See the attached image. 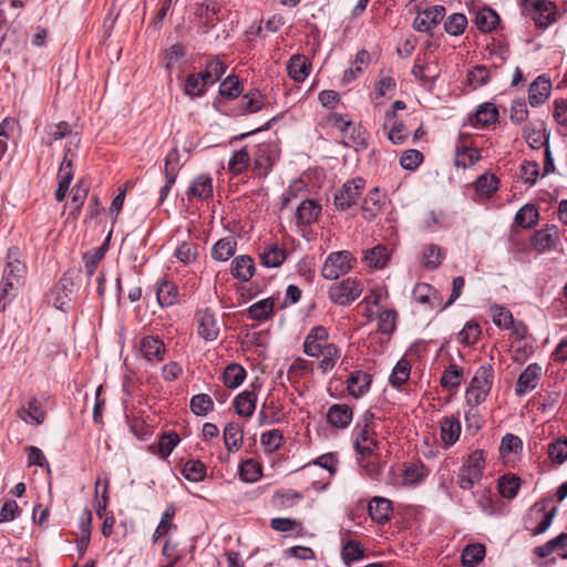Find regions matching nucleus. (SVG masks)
<instances>
[{"label": "nucleus", "instance_id": "nucleus-4", "mask_svg": "<svg viewBox=\"0 0 567 567\" xmlns=\"http://www.w3.org/2000/svg\"><path fill=\"white\" fill-rule=\"evenodd\" d=\"M364 285L358 278H346L329 287L328 295L332 302L340 306H349L363 292Z\"/></svg>", "mask_w": 567, "mask_h": 567}, {"label": "nucleus", "instance_id": "nucleus-55", "mask_svg": "<svg viewBox=\"0 0 567 567\" xmlns=\"http://www.w3.org/2000/svg\"><path fill=\"white\" fill-rule=\"evenodd\" d=\"M225 71V64L219 59H213L206 63L205 70L200 73L209 84H214L221 78Z\"/></svg>", "mask_w": 567, "mask_h": 567}, {"label": "nucleus", "instance_id": "nucleus-44", "mask_svg": "<svg viewBox=\"0 0 567 567\" xmlns=\"http://www.w3.org/2000/svg\"><path fill=\"white\" fill-rule=\"evenodd\" d=\"M239 475L243 481L255 483L261 477L262 467L257 461L248 458L241 463Z\"/></svg>", "mask_w": 567, "mask_h": 567}, {"label": "nucleus", "instance_id": "nucleus-45", "mask_svg": "<svg viewBox=\"0 0 567 567\" xmlns=\"http://www.w3.org/2000/svg\"><path fill=\"white\" fill-rule=\"evenodd\" d=\"M538 220V212L532 204L524 205L515 215V223L523 228L534 226Z\"/></svg>", "mask_w": 567, "mask_h": 567}, {"label": "nucleus", "instance_id": "nucleus-16", "mask_svg": "<svg viewBox=\"0 0 567 567\" xmlns=\"http://www.w3.org/2000/svg\"><path fill=\"white\" fill-rule=\"evenodd\" d=\"M551 91V82L545 75H539L528 90V102L532 106H538L545 103Z\"/></svg>", "mask_w": 567, "mask_h": 567}, {"label": "nucleus", "instance_id": "nucleus-30", "mask_svg": "<svg viewBox=\"0 0 567 567\" xmlns=\"http://www.w3.org/2000/svg\"><path fill=\"white\" fill-rule=\"evenodd\" d=\"M310 63L303 55L296 54L290 58L287 70L291 79L302 82L309 74Z\"/></svg>", "mask_w": 567, "mask_h": 567}, {"label": "nucleus", "instance_id": "nucleus-21", "mask_svg": "<svg viewBox=\"0 0 567 567\" xmlns=\"http://www.w3.org/2000/svg\"><path fill=\"white\" fill-rule=\"evenodd\" d=\"M198 317V333L206 341H214L217 339L219 333V327L215 315L209 310L205 309L197 313Z\"/></svg>", "mask_w": 567, "mask_h": 567}, {"label": "nucleus", "instance_id": "nucleus-54", "mask_svg": "<svg viewBox=\"0 0 567 567\" xmlns=\"http://www.w3.org/2000/svg\"><path fill=\"white\" fill-rule=\"evenodd\" d=\"M481 334V328L478 323L474 321H468L465 323L464 328L458 332L457 340L463 346H472L474 344Z\"/></svg>", "mask_w": 567, "mask_h": 567}, {"label": "nucleus", "instance_id": "nucleus-19", "mask_svg": "<svg viewBox=\"0 0 567 567\" xmlns=\"http://www.w3.org/2000/svg\"><path fill=\"white\" fill-rule=\"evenodd\" d=\"M140 349L143 357L150 362L162 361L166 352L164 342L153 336L144 337L141 340Z\"/></svg>", "mask_w": 567, "mask_h": 567}, {"label": "nucleus", "instance_id": "nucleus-53", "mask_svg": "<svg viewBox=\"0 0 567 567\" xmlns=\"http://www.w3.org/2000/svg\"><path fill=\"white\" fill-rule=\"evenodd\" d=\"M175 516V507L169 505L165 512L163 513L159 524L156 527L153 534V542L156 543L162 536H164L168 530L175 529L176 525L172 523L173 517Z\"/></svg>", "mask_w": 567, "mask_h": 567}, {"label": "nucleus", "instance_id": "nucleus-14", "mask_svg": "<svg viewBox=\"0 0 567 567\" xmlns=\"http://www.w3.org/2000/svg\"><path fill=\"white\" fill-rule=\"evenodd\" d=\"M412 295L415 302L420 305L427 306L431 309L442 307V296L429 284H416L413 288Z\"/></svg>", "mask_w": 567, "mask_h": 567}, {"label": "nucleus", "instance_id": "nucleus-5", "mask_svg": "<svg viewBox=\"0 0 567 567\" xmlns=\"http://www.w3.org/2000/svg\"><path fill=\"white\" fill-rule=\"evenodd\" d=\"M546 502H537L530 508L525 518V527L530 535L537 536L545 533L551 525L557 509H546Z\"/></svg>", "mask_w": 567, "mask_h": 567}, {"label": "nucleus", "instance_id": "nucleus-48", "mask_svg": "<svg viewBox=\"0 0 567 567\" xmlns=\"http://www.w3.org/2000/svg\"><path fill=\"white\" fill-rule=\"evenodd\" d=\"M498 111L493 103H484L482 104L476 113L475 121L481 126H488L497 121Z\"/></svg>", "mask_w": 567, "mask_h": 567}, {"label": "nucleus", "instance_id": "nucleus-10", "mask_svg": "<svg viewBox=\"0 0 567 567\" xmlns=\"http://www.w3.org/2000/svg\"><path fill=\"white\" fill-rule=\"evenodd\" d=\"M542 373L543 369L538 363L528 364L516 382L515 393L522 396L535 390L539 383Z\"/></svg>", "mask_w": 567, "mask_h": 567}, {"label": "nucleus", "instance_id": "nucleus-26", "mask_svg": "<svg viewBox=\"0 0 567 567\" xmlns=\"http://www.w3.org/2000/svg\"><path fill=\"white\" fill-rule=\"evenodd\" d=\"M390 260V252L383 245H377L367 249L363 255V261L371 269H383Z\"/></svg>", "mask_w": 567, "mask_h": 567}, {"label": "nucleus", "instance_id": "nucleus-23", "mask_svg": "<svg viewBox=\"0 0 567 567\" xmlns=\"http://www.w3.org/2000/svg\"><path fill=\"white\" fill-rule=\"evenodd\" d=\"M157 302L162 308L176 305L179 300L178 287L168 280H162L156 289Z\"/></svg>", "mask_w": 567, "mask_h": 567}, {"label": "nucleus", "instance_id": "nucleus-18", "mask_svg": "<svg viewBox=\"0 0 567 567\" xmlns=\"http://www.w3.org/2000/svg\"><path fill=\"white\" fill-rule=\"evenodd\" d=\"M537 27L547 28L557 19V7L553 1L543 0L530 13Z\"/></svg>", "mask_w": 567, "mask_h": 567}, {"label": "nucleus", "instance_id": "nucleus-64", "mask_svg": "<svg viewBox=\"0 0 567 567\" xmlns=\"http://www.w3.org/2000/svg\"><path fill=\"white\" fill-rule=\"evenodd\" d=\"M489 75V71L485 65H477L468 72L467 83L472 89H477L488 82Z\"/></svg>", "mask_w": 567, "mask_h": 567}, {"label": "nucleus", "instance_id": "nucleus-50", "mask_svg": "<svg viewBox=\"0 0 567 567\" xmlns=\"http://www.w3.org/2000/svg\"><path fill=\"white\" fill-rule=\"evenodd\" d=\"M480 159V155L476 150L471 147H461L455 151L454 164L461 168H467L473 166Z\"/></svg>", "mask_w": 567, "mask_h": 567}, {"label": "nucleus", "instance_id": "nucleus-60", "mask_svg": "<svg viewBox=\"0 0 567 567\" xmlns=\"http://www.w3.org/2000/svg\"><path fill=\"white\" fill-rule=\"evenodd\" d=\"M261 444L270 453L279 450L284 444V435L279 430H269L261 434Z\"/></svg>", "mask_w": 567, "mask_h": 567}, {"label": "nucleus", "instance_id": "nucleus-52", "mask_svg": "<svg viewBox=\"0 0 567 567\" xmlns=\"http://www.w3.org/2000/svg\"><path fill=\"white\" fill-rule=\"evenodd\" d=\"M183 475L190 482H200L206 476V466L197 460H189L184 464Z\"/></svg>", "mask_w": 567, "mask_h": 567}, {"label": "nucleus", "instance_id": "nucleus-9", "mask_svg": "<svg viewBox=\"0 0 567 567\" xmlns=\"http://www.w3.org/2000/svg\"><path fill=\"white\" fill-rule=\"evenodd\" d=\"M73 156L74 154L72 153V151L70 148H66L58 173L59 185L55 192V199L58 202H62L65 198V195L70 188V184L73 179Z\"/></svg>", "mask_w": 567, "mask_h": 567}, {"label": "nucleus", "instance_id": "nucleus-22", "mask_svg": "<svg viewBox=\"0 0 567 567\" xmlns=\"http://www.w3.org/2000/svg\"><path fill=\"white\" fill-rule=\"evenodd\" d=\"M371 382V374L357 370L350 374L347 381V388L352 396L360 398L369 391Z\"/></svg>", "mask_w": 567, "mask_h": 567}, {"label": "nucleus", "instance_id": "nucleus-39", "mask_svg": "<svg viewBox=\"0 0 567 567\" xmlns=\"http://www.w3.org/2000/svg\"><path fill=\"white\" fill-rule=\"evenodd\" d=\"M463 379V369L457 364H450L442 373L440 383L442 388L447 390L457 389Z\"/></svg>", "mask_w": 567, "mask_h": 567}, {"label": "nucleus", "instance_id": "nucleus-3", "mask_svg": "<svg viewBox=\"0 0 567 567\" xmlns=\"http://www.w3.org/2000/svg\"><path fill=\"white\" fill-rule=\"evenodd\" d=\"M357 262L354 256L348 250L330 252L321 268V275L327 280H337L351 271Z\"/></svg>", "mask_w": 567, "mask_h": 567}, {"label": "nucleus", "instance_id": "nucleus-29", "mask_svg": "<svg viewBox=\"0 0 567 567\" xmlns=\"http://www.w3.org/2000/svg\"><path fill=\"white\" fill-rule=\"evenodd\" d=\"M257 396L252 391H244L234 400V408L240 416L249 417L256 409Z\"/></svg>", "mask_w": 567, "mask_h": 567}, {"label": "nucleus", "instance_id": "nucleus-58", "mask_svg": "<svg viewBox=\"0 0 567 567\" xmlns=\"http://www.w3.org/2000/svg\"><path fill=\"white\" fill-rule=\"evenodd\" d=\"M398 313L394 310H383L378 315V329L384 334H391L396 327Z\"/></svg>", "mask_w": 567, "mask_h": 567}, {"label": "nucleus", "instance_id": "nucleus-37", "mask_svg": "<svg viewBox=\"0 0 567 567\" xmlns=\"http://www.w3.org/2000/svg\"><path fill=\"white\" fill-rule=\"evenodd\" d=\"M499 22L498 14L491 8H483L475 16V24L482 32L493 31Z\"/></svg>", "mask_w": 567, "mask_h": 567}, {"label": "nucleus", "instance_id": "nucleus-41", "mask_svg": "<svg viewBox=\"0 0 567 567\" xmlns=\"http://www.w3.org/2000/svg\"><path fill=\"white\" fill-rule=\"evenodd\" d=\"M462 563L466 567L477 566L485 557V547L482 544L467 545L462 553Z\"/></svg>", "mask_w": 567, "mask_h": 567}, {"label": "nucleus", "instance_id": "nucleus-13", "mask_svg": "<svg viewBox=\"0 0 567 567\" xmlns=\"http://www.w3.org/2000/svg\"><path fill=\"white\" fill-rule=\"evenodd\" d=\"M444 14L445 9L442 6L425 9L415 17L413 27L419 32H427L442 21Z\"/></svg>", "mask_w": 567, "mask_h": 567}, {"label": "nucleus", "instance_id": "nucleus-11", "mask_svg": "<svg viewBox=\"0 0 567 567\" xmlns=\"http://www.w3.org/2000/svg\"><path fill=\"white\" fill-rule=\"evenodd\" d=\"M18 249L10 248L7 255V267L3 278H7V286H20L23 282L27 268L18 258Z\"/></svg>", "mask_w": 567, "mask_h": 567}, {"label": "nucleus", "instance_id": "nucleus-62", "mask_svg": "<svg viewBox=\"0 0 567 567\" xmlns=\"http://www.w3.org/2000/svg\"><path fill=\"white\" fill-rule=\"evenodd\" d=\"M548 456L553 462L563 464L567 460V439L551 442L548 446Z\"/></svg>", "mask_w": 567, "mask_h": 567}, {"label": "nucleus", "instance_id": "nucleus-43", "mask_svg": "<svg viewBox=\"0 0 567 567\" xmlns=\"http://www.w3.org/2000/svg\"><path fill=\"white\" fill-rule=\"evenodd\" d=\"M519 486L520 480L514 474H506L498 481L499 494L508 499H512L517 495Z\"/></svg>", "mask_w": 567, "mask_h": 567}, {"label": "nucleus", "instance_id": "nucleus-12", "mask_svg": "<svg viewBox=\"0 0 567 567\" xmlns=\"http://www.w3.org/2000/svg\"><path fill=\"white\" fill-rule=\"evenodd\" d=\"M18 416L27 424L40 425L45 420V411L37 398L28 400L17 411Z\"/></svg>", "mask_w": 567, "mask_h": 567}, {"label": "nucleus", "instance_id": "nucleus-40", "mask_svg": "<svg viewBox=\"0 0 567 567\" xmlns=\"http://www.w3.org/2000/svg\"><path fill=\"white\" fill-rule=\"evenodd\" d=\"M370 63V54L365 50H360L354 59V66H351L347 71H344L343 74V82L350 83L353 80H355L360 74H362L363 70L369 65Z\"/></svg>", "mask_w": 567, "mask_h": 567}, {"label": "nucleus", "instance_id": "nucleus-35", "mask_svg": "<svg viewBox=\"0 0 567 567\" xmlns=\"http://www.w3.org/2000/svg\"><path fill=\"white\" fill-rule=\"evenodd\" d=\"M189 195L199 199H206L213 195V181L208 175H198L190 184Z\"/></svg>", "mask_w": 567, "mask_h": 567}, {"label": "nucleus", "instance_id": "nucleus-28", "mask_svg": "<svg viewBox=\"0 0 567 567\" xmlns=\"http://www.w3.org/2000/svg\"><path fill=\"white\" fill-rule=\"evenodd\" d=\"M381 199L382 196L378 188H373L367 194L361 206L364 219L372 220L377 217V215L382 210L383 203Z\"/></svg>", "mask_w": 567, "mask_h": 567}, {"label": "nucleus", "instance_id": "nucleus-61", "mask_svg": "<svg viewBox=\"0 0 567 567\" xmlns=\"http://www.w3.org/2000/svg\"><path fill=\"white\" fill-rule=\"evenodd\" d=\"M384 127H389L388 137L393 144H402L405 141L408 132L404 125L396 118L392 121L385 120Z\"/></svg>", "mask_w": 567, "mask_h": 567}, {"label": "nucleus", "instance_id": "nucleus-32", "mask_svg": "<svg viewBox=\"0 0 567 567\" xmlns=\"http://www.w3.org/2000/svg\"><path fill=\"white\" fill-rule=\"evenodd\" d=\"M243 430L236 422H229L224 429V441L229 453L238 451L243 444Z\"/></svg>", "mask_w": 567, "mask_h": 567}, {"label": "nucleus", "instance_id": "nucleus-56", "mask_svg": "<svg viewBox=\"0 0 567 567\" xmlns=\"http://www.w3.org/2000/svg\"><path fill=\"white\" fill-rule=\"evenodd\" d=\"M427 472L423 464L421 463H411L408 464L403 472V481L405 484L414 485L420 483L425 476Z\"/></svg>", "mask_w": 567, "mask_h": 567}, {"label": "nucleus", "instance_id": "nucleus-42", "mask_svg": "<svg viewBox=\"0 0 567 567\" xmlns=\"http://www.w3.org/2000/svg\"><path fill=\"white\" fill-rule=\"evenodd\" d=\"M246 378L245 369L236 363L227 365L223 373V381L227 388L235 389L239 386Z\"/></svg>", "mask_w": 567, "mask_h": 567}, {"label": "nucleus", "instance_id": "nucleus-38", "mask_svg": "<svg viewBox=\"0 0 567 567\" xmlns=\"http://www.w3.org/2000/svg\"><path fill=\"white\" fill-rule=\"evenodd\" d=\"M250 163V153L248 147L245 146L239 151H236L231 154L228 161V169L229 172L237 176L244 173Z\"/></svg>", "mask_w": 567, "mask_h": 567}, {"label": "nucleus", "instance_id": "nucleus-25", "mask_svg": "<svg viewBox=\"0 0 567 567\" xmlns=\"http://www.w3.org/2000/svg\"><path fill=\"white\" fill-rule=\"evenodd\" d=\"M231 275L246 282L250 280L255 272V262L250 256L240 255L231 261Z\"/></svg>", "mask_w": 567, "mask_h": 567}, {"label": "nucleus", "instance_id": "nucleus-59", "mask_svg": "<svg viewBox=\"0 0 567 567\" xmlns=\"http://www.w3.org/2000/svg\"><path fill=\"white\" fill-rule=\"evenodd\" d=\"M466 25L467 19L463 13H453L444 22V29L451 35H460Z\"/></svg>", "mask_w": 567, "mask_h": 567}, {"label": "nucleus", "instance_id": "nucleus-31", "mask_svg": "<svg viewBox=\"0 0 567 567\" xmlns=\"http://www.w3.org/2000/svg\"><path fill=\"white\" fill-rule=\"evenodd\" d=\"M275 300L266 298L252 303L248 309V316L257 321H266L274 316Z\"/></svg>", "mask_w": 567, "mask_h": 567}, {"label": "nucleus", "instance_id": "nucleus-1", "mask_svg": "<svg viewBox=\"0 0 567 567\" xmlns=\"http://www.w3.org/2000/svg\"><path fill=\"white\" fill-rule=\"evenodd\" d=\"M494 383V369L491 364L481 365L474 377L472 378L465 391L466 404L473 411L475 408L484 403L491 393ZM470 413H466L465 419H470Z\"/></svg>", "mask_w": 567, "mask_h": 567}, {"label": "nucleus", "instance_id": "nucleus-15", "mask_svg": "<svg viewBox=\"0 0 567 567\" xmlns=\"http://www.w3.org/2000/svg\"><path fill=\"white\" fill-rule=\"evenodd\" d=\"M321 214V205L313 199L302 200L296 210V223L298 226H310L315 224Z\"/></svg>", "mask_w": 567, "mask_h": 567}, {"label": "nucleus", "instance_id": "nucleus-8", "mask_svg": "<svg viewBox=\"0 0 567 567\" xmlns=\"http://www.w3.org/2000/svg\"><path fill=\"white\" fill-rule=\"evenodd\" d=\"M329 333L323 326H315L310 329L303 341V352L308 357L318 358L323 348L329 346Z\"/></svg>", "mask_w": 567, "mask_h": 567}, {"label": "nucleus", "instance_id": "nucleus-33", "mask_svg": "<svg viewBox=\"0 0 567 567\" xmlns=\"http://www.w3.org/2000/svg\"><path fill=\"white\" fill-rule=\"evenodd\" d=\"M237 248V241L234 237H225L219 239L212 249V257L217 261L228 260Z\"/></svg>", "mask_w": 567, "mask_h": 567}, {"label": "nucleus", "instance_id": "nucleus-57", "mask_svg": "<svg viewBox=\"0 0 567 567\" xmlns=\"http://www.w3.org/2000/svg\"><path fill=\"white\" fill-rule=\"evenodd\" d=\"M214 408V402L208 394H196L190 399V410L196 415H206Z\"/></svg>", "mask_w": 567, "mask_h": 567}, {"label": "nucleus", "instance_id": "nucleus-51", "mask_svg": "<svg viewBox=\"0 0 567 567\" xmlns=\"http://www.w3.org/2000/svg\"><path fill=\"white\" fill-rule=\"evenodd\" d=\"M411 373V364L408 360L401 359L393 368L392 373L390 375V383L394 386H400L404 384Z\"/></svg>", "mask_w": 567, "mask_h": 567}, {"label": "nucleus", "instance_id": "nucleus-24", "mask_svg": "<svg viewBox=\"0 0 567 567\" xmlns=\"http://www.w3.org/2000/svg\"><path fill=\"white\" fill-rule=\"evenodd\" d=\"M368 511L372 520L385 523L390 519L393 508L389 499L375 496L370 501Z\"/></svg>", "mask_w": 567, "mask_h": 567}, {"label": "nucleus", "instance_id": "nucleus-20", "mask_svg": "<svg viewBox=\"0 0 567 567\" xmlns=\"http://www.w3.org/2000/svg\"><path fill=\"white\" fill-rule=\"evenodd\" d=\"M353 419V411L347 404H333L327 413L328 423L336 429H347Z\"/></svg>", "mask_w": 567, "mask_h": 567}, {"label": "nucleus", "instance_id": "nucleus-7", "mask_svg": "<svg viewBox=\"0 0 567 567\" xmlns=\"http://www.w3.org/2000/svg\"><path fill=\"white\" fill-rule=\"evenodd\" d=\"M364 185V179L360 177L347 181L334 195V205L337 208L347 210L355 205Z\"/></svg>", "mask_w": 567, "mask_h": 567}, {"label": "nucleus", "instance_id": "nucleus-49", "mask_svg": "<svg viewBox=\"0 0 567 567\" xmlns=\"http://www.w3.org/2000/svg\"><path fill=\"white\" fill-rule=\"evenodd\" d=\"M497 183L496 176L483 174L475 181L474 188L478 195L489 197L497 189Z\"/></svg>", "mask_w": 567, "mask_h": 567}, {"label": "nucleus", "instance_id": "nucleus-34", "mask_svg": "<svg viewBox=\"0 0 567 567\" xmlns=\"http://www.w3.org/2000/svg\"><path fill=\"white\" fill-rule=\"evenodd\" d=\"M260 258L266 267H279L287 258L286 249L276 244L267 245L264 248Z\"/></svg>", "mask_w": 567, "mask_h": 567}, {"label": "nucleus", "instance_id": "nucleus-2", "mask_svg": "<svg viewBox=\"0 0 567 567\" xmlns=\"http://www.w3.org/2000/svg\"><path fill=\"white\" fill-rule=\"evenodd\" d=\"M485 468L484 452L476 450L464 461L457 474V484L462 489H470L483 477Z\"/></svg>", "mask_w": 567, "mask_h": 567}, {"label": "nucleus", "instance_id": "nucleus-17", "mask_svg": "<svg viewBox=\"0 0 567 567\" xmlns=\"http://www.w3.org/2000/svg\"><path fill=\"white\" fill-rule=\"evenodd\" d=\"M559 240V230L556 226L537 230L532 237V246L538 252L554 248Z\"/></svg>", "mask_w": 567, "mask_h": 567}, {"label": "nucleus", "instance_id": "nucleus-6", "mask_svg": "<svg viewBox=\"0 0 567 567\" xmlns=\"http://www.w3.org/2000/svg\"><path fill=\"white\" fill-rule=\"evenodd\" d=\"M371 413L363 416V425L358 430L354 439V449L361 457L370 456L379 450V442L375 439L374 431L370 427Z\"/></svg>", "mask_w": 567, "mask_h": 567}, {"label": "nucleus", "instance_id": "nucleus-47", "mask_svg": "<svg viewBox=\"0 0 567 567\" xmlns=\"http://www.w3.org/2000/svg\"><path fill=\"white\" fill-rule=\"evenodd\" d=\"M492 319L495 326L502 329H511L514 326L512 312L503 306L494 305L491 307Z\"/></svg>", "mask_w": 567, "mask_h": 567}, {"label": "nucleus", "instance_id": "nucleus-27", "mask_svg": "<svg viewBox=\"0 0 567 567\" xmlns=\"http://www.w3.org/2000/svg\"><path fill=\"white\" fill-rule=\"evenodd\" d=\"M441 440L447 446L454 445L461 434V422L457 417H444L440 426Z\"/></svg>", "mask_w": 567, "mask_h": 567}, {"label": "nucleus", "instance_id": "nucleus-63", "mask_svg": "<svg viewBox=\"0 0 567 567\" xmlns=\"http://www.w3.org/2000/svg\"><path fill=\"white\" fill-rule=\"evenodd\" d=\"M303 495L300 492L292 489H280L274 495V502L280 507H291L297 501L301 499Z\"/></svg>", "mask_w": 567, "mask_h": 567}, {"label": "nucleus", "instance_id": "nucleus-36", "mask_svg": "<svg viewBox=\"0 0 567 567\" xmlns=\"http://www.w3.org/2000/svg\"><path fill=\"white\" fill-rule=\"evenodd\" d=\"M207 85H209V83L204 79L200 72L193 73L187 76L183 91L186 95L194 99L202 96Z\"/></svg>", "mask_w": 567, "mask_h": 567}, {"label": "nucleus", "instance_id": "nucleus-46", "mask_svg": "<svg viewBox=\"0 0 567 567\" xmlns=\"http://www.w3.org/2000/svg\"><path fill=\"white\" fill-rule=\"evenodd\" d=\"M322 359L319 362V369L326 373L332 370L341 355L340 349L336 344H329L323 348V351L320 353Z\"/></svg>", "mask_w": 567, "mask_h": 567}]
</instances>
